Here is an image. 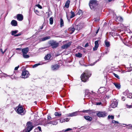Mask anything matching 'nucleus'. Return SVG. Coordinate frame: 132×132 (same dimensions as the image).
Here are the masks:
<instances>
[{"label":"nucleus","instance_id":"obj_1","mask_svg":"<svg viewBox=\"0 0 132 132\" xmlns=\"http://www.w3.org/2000/svg\"><path fill=\"white\" fill-rule=\"evenodd\" d=\"M16 108L17 109L16 111L18 114L22 115H23L25 114V112L24 111L22 106L20 105V104H19Z\"/></svg>","mask_w":132,"mask_h":132},{"label":"nucleus","instance_id":"obj_2","mask_svg":"<svg viewBox=\"0 0 132 132\" xmlns=\"http://www.w3.org/2000/svg\"><path fill=\"white\" fill-rule=\"evenodd\" d=\"M26 129L24 130V132H29L33 129L34 126H32V123L30 121L27 122V123Z\"/></svg>","mask_w":132,"mask_h":132},{"label":"nucleus","instance_id":"obj_3","mask_svg":"<svg viewBox=\"0 0 132 132\" xmlns=\"http://www.w3.org/2000/svg\"><path fill=\"white\" fill-rule=\"evenodd\" d=\"M97 1L96 0H92L90 1L89 3V6L92 9H94L98 5Z\"/></svg>","mask_w":132,"mask_h":132},{"label":"nucleus","instance_id":"obj_4","mask_svg":"<svg viewBox=\"0 0 132 132\" xmlns=\"http://www.w3.org/2000/svg\"><path fill=\"white\" fill-rule=\"evenodd\" d=\"M29 76V74L28 71L24 70L22 71L21 74V77L25 78H27Z\"/></svg>","mask_w":132,"mask_h":132},{"label":"nucleus","instance_id":"obj_5","mask_svg":"<svg viewBox=\"0 0 132 132\" xmlns=\"http://www.w3.org/2000/svg\"><path fill=\"white\" fill-rule=\"evenodd\" d=\"M89 76L87 73H84L82 74L81 76V80L84 82H85L87 80Z\"/></svg>","mask_w":132,"mask_h":132},{"label":"nucleus","instance_id":"obj_6","mask_svg":"<svg viewBox=\"0 0 132 132\" xmlns=\"http://www.w3.org/2000/svg\"><path fill=\"white\" fill-rule=\"evenodd\" d=\"M49 43L51 46H52V48H56L59 45V43L56 41L54 40L50 41Z\"/></svg>","mask_w":132,"mask_h":132},{"label":"nucleus","instance_id":"obj_7","mask_svg":"<svg viewBox=\"0 0 132 132\" xmlns=\"http://www.w3.org/2000/svg\"><path fill=\"white\" fill-rule=\"evenodd\" d=\"M75 26L76 27L77 26H76L75 24H73L72 26L71 27L69 28L68 30L69 32V34H72L75 30Z\"/></svg>","mask_w":132,"mask_h":132},{"label":"nucleus","instance_id":"obj_8","mask_svg":"<svg viewBox=\"0 0 132 132\" xmlns=\"http://www.w3.org/2000/svg\"><path fill=\"white\" fill-rule=\"evenodd\" d=\"M71 43V42H69L67 44L63 45L61 46V48L63 49L68 48L70 46Z\"/></svg>","mask_w":132,"mask_h":132},{"label":"nucleus","instance_id":"obj_9","mask_svg":"<svg viewBox=\"0 0 132 132\" xmlns=\"http://www.w3.org/2000/svg\"><path fill=\"white\" fill-rule=\"evenodd\" d=\"M118 104V101L117 100H115L113 101L110 105L111 108H114L116 107Z\"/></svg>","mask_w":132,"mask_h":132},{"label":"nucleus","instance_id":"obj_10","mask_svg":"<svg viewBox=\"0 0 132 132\" xmlns=\"http://www.w3.org/2000/svg\"><path fill=\"white\" fill-rule=\"evenodd\" d=\"M97 114L99 117H104L106 116V113L104 112H99Z\"/></svg>","mask_w":132,"mask_h":132},{"label":"nucleus","instance_id":"obj_11","mask_svg":"<svg viewBox=\"0 0 132 132\" xmlns=\"http://www.w3.org/2000/svg\"><path fill=\"white\" fill-rule=\"evenodd\" d=\"M78 112L76 111L71 113H70L68 114H67L66 115V116L67 117H73L76 116L77 115Z\"/></svg>","mask_w":132,"mask_h":132},{"label":"nucleus","instance_id":"obj_12","mask_svg":"<svg viewBox=\"0 0 132 132\" xmlns=\"http://www.w3.org/2000/svg\"><path fill=\"white\" fill-rule=\"evenodd\" d=\"M23 19V16L21 14H18L17 15V19L20 21H22Z\"/></svg>","mask_w":132,"mask_h":132},{"label":"nucleus","instance_id":"obj_13","mask_svg":"<svg viewBox=\"0 0 132 132\" xmlns=\"http://www.w3.org/2000/svg\"><path fill=\"white\" fill-rule=\"evenodd\" d=\"M59 67V65L56 64L51 66V69L53 70H57Z\"/></svg>","mask_w":132,"mask_h":132},{"label":"nucleus","instance_id":"obj_14","mask_svg":"<svg viewBox=\"0 0 132 132\" xmlns=\"http://www.w3.org/2000/svg\"><path fill=\"white\" fill-rule=\"evenodd\" d=\"M29 50V49L28 47H26L22 49V54L27 53Z\"/></svg>","mask_w":132,"mask_h":132},{"label":"nucleus","instance_id":"obj_15","mask_svg":"<svg viewBox=\"0 0 132 132\" xmlns=\"http://www.w3.org/2000/svg\"><path fill=\"white\" fill-rule=\"evenodd\" d=\"M98 42V40H97L95 42V46L93 48V50L94 51H95L97 50L99 45Z\"/></svg>","mask_w":132,"mask_h":132},{"label":"nucleus","instance_id":"obj_16","mask_svg":"<svg viewBox=\"0 0 132 132\" xmlns=\"http://www.w3.org/2000/svg\"><path fill=\"white\" fill-rule=\"evenodd\" d=\"M11 24L13 26H16L17 25V22L15 20H13L11 22Z\"/></svg>","mask_w":132,"mask_h":132},{"label":"nucleus","instance_id":"obj_17","mask_svg":"<svg viewBox=\"0 0 132 132\" xmlns=\"http://www.w3.org/2000/svg\"><path fill=\"white\" fill-rule=\"evenodd\" d=\"M84 118L85 119L89 121H91L92 119L91 117L88 116H84Z\"/></svg>","mask_w":132,"mask_h":132},{"label":"nucleus","instance_id":"obj_18","mask_svg":"<svg viewBox=\"0 0 132 132\" xmlns=\"http://www.w3.org/2000/svg\"><path fill=\"white\" fill-rule=\"evenodd\" d=\"M113 84L115 87L118 89H119L120 88V84L118 83H114Z\"/></svg>","mask_w":132,"mask_h":132},{"label":"nucleus","instance_id":"obj_19","mask_svg":"<svg viewBox=\"0 0 132 132\" xmlns=\"http://www.w3.org/2000/svg\"><path fill=\"white\" fill-rule=\"evenodd\" d=\"M47 124H50L54 125H56L57 124V122L55 121H47Z\"/></svg>","mask_w":132,"mask_h":132},{"label":"nucleus","instance_id":"obj_20","mask_svg":"<svg viewBox=\"0 0 132 132\" xmlns=\"http://www.w3.org/2000/svg\"><path fill=\"white\" fill-rule=\"evenodd\" d=\"M51 37L50 36H46L44 37L43 38L41 39L42 41H44L47 40L48 39L50 38Z\"/></svg>","mask_w":132,"mask_h":132},{"label":"nucleus","instance_id":"obj_21","mask_svg":"<svg viewBox=\"0 0 132 132\" xmlns=\"http://www.w3.org/2000/svg\"><path fill=\"white\" fill-rule=\"evenodd\" d=\"M70 3V1L69 0L67 1L65 3V6L67 8L69 7Z\"/></svg>","mask_w":132,"mask_h":132},{"label":"nucleus","instance_id":"obj_22","mask_svg":"<svg viewBox=\"0 0 132 132\" xmlns=\"http://www.w3.org/2000/svg\"><path fill=\"white\" fill-rule=\"evenodd\" d=\"M51 55L50 54H47L45 57V59L46 60H48L50 59L51 57Z\"/></svg>","mask_w":132,"mask_h":132},{"label":"nucleus","instance_id":"obj_23","mask_svg":"<svg viewBox=\"0 0 132 132\" xmlns=\"http://www.w3.org/2000/svg\"><path fill=\"white\" fill-rule=\"evenodd\" d=\"M105 45L107 47L110 46V43L109 42H108L106 40L105 41Z\"/></svg>","mask_w":132,"mask_h":132},{"label":"nucleus","instance_id":"obj_24","mask_svg":"<svg viewBox=\"0 0 132 132\" xmlns=\"http://www.w3.org/2000/svg\"><path fill=\"white\" fill-rule=\"evenodd\" d=\"M18 32V30L12 31L11 32V34L12 35H13L14 36L15 35V34L17 33Z\"/></svg>","mask_w":132,"mask_h":132},{"label":"nucleus","instance_id":"obj_25","mask_svg":"<svg viewBox=\"0 0 132 132\" xmlns=\"http://www.w3.org/2000/svg\"><path fill=\"white\" fill-rule=\"evenodd\" d=\"M60 24L61 27H62L64 26L63 21L62 18H61L60 19Z\"/></svg>","mask_w":132,"mask_h":132},{"label":"nucleus","instance_id":"obj_26","mask_svg":"<svg viewBox=\"0 0 132 132\" xmlns=\"http://www.w3.org/2000/svg\"><path fill=\"white\" fill-rule=\"evenodd\" d=\"M75 56L77 57L80 58L82 57V54L80 53H78L75 54Z\"/></svg>","mask_w":132,"mask_h":132},{"label":"nucleus","instance_id":"obj_27","mask_svg":"<svg viewBox=\"0 0 132 132\" xmlns=\"http://www.w3.org/2000/svg\"><path fill=\"white\" fill-rule=\"evenodd\" d=\"M37 8L35 7L34 8V11L35 13L37 14L38 15V13H39V11L37 9Z\"/></svg>","mask_w":132,"mask_h":132},{"label":"nucleus","instance_id":"obj_28","mask_svg":"<svg viewBox=\"0 0 132 132\" xmlns=\"http://www.w3.org/2000/svg\"><path fill=\"white\" fill-rule=\"evenodd\" d=\"M71 15L70 16V19H71L73 18L75 16V14L73 11H71Z\"/></svg>","mask_w":132,"mask_h":132},{"label":"nucleus","instance_id":"obj_29","mask_svg":"<svg viewBox=\"0 0 132 132\" xmlns=\"http://www.w3.org/2000/svg\"><path fill=\"white\" fill-rule=\"evenodd\" d=\"M22 56L24 58H28L29 57V55L27 54H22Z\"/></svg>","mask_w":132,"mask_h":132},{"label":"nucleus","instance_id":"obj_30","mask_svg":"<svg viewBox=\"0 0 132 132\" xmlns=\"http://www.w3.org/2000/svg\"><path fill=\"white\" fill-rule=\"evenodd\" d=\"M50 24H52L53 22V20L52 17L50 18L49 19Z\"/></svg>","mask_w":132,"mask_h":132},{"label":"nucleus","instance_id":"obj_31","mask_svg":"<svg viewBox=\"0 0 132 132\" xmlns=\"http://www.w3.org/2000/svg\"><path fill=\"white\" fill-rule=\"evenodd\" d=\"M117 20L120 22H121L123 20V19L120 16H118L117 18Z\"/></svg>","mask_w":132,"mask_h":132},{"label":"nucleus","instance_id":"obj_32","mask_svg":"<svg viewBox=\"0 0 132 132\" xmlns=\"http://www.w3.org/2000/svg\"><path fill=\"white\" fill-rule=\"evenodd\" d=\"M54 114L56 116H60L61 115V113H59L58 112H56Z\"/></svg>","mask_w":132,"mask_h":132},{"label":"nucleus","instance_id":"obj_33","mask_svg":"<svg viewBox=\"0 0 132 132\" xmlns=\"http://www.w3.org/2000/svg\"><path fill=\"white\" fill-rule=\"evenodd\" d=\"M40 65V64L39 63H38V64H36L34 65H32V67L33 68H35Z\"/></svg>","mask_w":132,"mask_h":132},{"label":"nucleus","instance_id":"obj_34","mask_svg":"<svg viewBox=\"0 0 132 132\" xmlns=\"http://www.w3.org/2000/svg\"><path fill=\"white\" fill-rule=\"evenodd\" d=\"M108 119H110L111 118L112 119H113L114 118V117L113 116L109 115L108 116Z\"/></svg>","mask_w":132,"mask_h":132},{"label":"nucleus","instance_id":"obj_35","mask_svg":"<svg viewBox=\"0 0 132 132\" xmlns=\"http://www.w3.org/2000/svg\"><path fill=\"white\" fill-rule=\"evenodd\" d=\"M60 122L61 123H62L63 122H65L64 119H63L62 118H61L60 119Z\"/></svg>","mask_w":132,"mask_h":132},{"label":"nucleus","instance_id":"obj_36","mask_svg":"<svg viewBox=\"0 0 132 132\" xmlns=\"http://www.w3.org/2000/svg\"><path fill=\"white\" fill-rule=\"evenodd\" d=\"M72 129L70 128H68L66 129V130H63V131H67L69 130H72Z\"/></svg>","mask_w":132,"mask_h":132},{"label":"nucleus","instance_id":"obj_37","mask_svg":"<svg viewBox=\"0 0 132 132\" xmlns=\"http://www.w3.org/2000/svg\"><path fill=\"white\" fill-rule=\"evenodd\" d=\"M113 75H114V76H115V77H116V78H117L118 79H120L119 77L117 74L114 73H113Z\"/></svg>","mask_w":132,"mask_h":132},{"label":"nucleus","instance_id":"obj_38","mask_svg":"<svg viewBox=\"0 0 132 132\" xmlns=\"http://www.w3.org/2000/svg\"><path fill=\"white\" fill-rule=\"evenodd\" d=\"M82 13V11L81 10H79L77 13V14L79 15H80Z\"/></svg>","mask_w":132,"mask_h":132},{"label":"nucleus","instance_id":"obj_39","mask_svg":"<svg viewBox=\"0 0 132 132\" xmlns=\"http://www.w3.org/2000/svg\"><path fill=\"white\" fill-rule=\"evenodd\" d=\"M126 107L128 108H132V104L131 105H128L127 104L126 105Z\"/></svg>","mask_w":132,"mask_h":132},{"label":"nucleus","instance_id":"obj_40","mask_svg":"<svg viewBox=\"0 0 132 132\" xmlns=\"http://www.w3.org/2000/svg\"><path fill=\"white\" fill-rule=\"evenodd\" d=\"M128 97L130 98H132V93H129L128 95Z\"/></svg>","mask_w":132,"mask_h":132},{"label":"nucleus","instance_id":"obj_41","mask_svg":"<svg viewBox=\"0 0 132 132\" xmlns=\"http://www.w3.org/2000/svg\"><path fill=\"white\" fill-rule=\"evenodd\" d=\"M102 104V103L101 102H96V104L97 105H100Z\"/></svg>","mask_w":132,"mask_h":132},{"label":"nucleus","instance_id":"obj_42","mask_svg":"<svg viewBox=\"0 0 132 132\" xmlns=\"http://www.w3.org/2000/svg\"><path fill=\"white\" fill-rule=\"evenodd\" d=\"M70 118H67L64 119V121L66 122H68L70 120Z\"/></svg>","mask_w":132,"mask_h":132},{"label":"nucleus","instance_id":"obj_43","mask_svg":"<svg viewBox=\"0 0 132 132\" xmlns=\"http://www.w3.org/2000/svg\"><path fill=\"white\" fill-rule=\"evenodd\" d=\"M36 6L38 8L40 9H42V6L39 4L36 5Z\"/></svg>","mask_w":132,"mask_h":132},{"label":"nucleus","instance_id":"obj_44","mask_svg":"<svg viewBox=\"0 0 132 132\" xmlns=\"http://www.w3.org/2000/svg\"><path fill=\"white\" fill-rule=\"evenodd\" d=\"M128 92V91L126 90L125 92H124L123 93V94L125 95H126L127 94V93Z\"/></svg>","mask_w":132,"mask_h":132},{"label":"nucleus","instance_id":"obj_45","mask_svg":"<svg viewBox=\"0 0 132 132\" xmlns=\"http://www.w3.org/2000/svg\"><path fill=\"white\" fill-rule=\"evenodd\" d=\"M128 71H131L132 70V68L130 67V68H128Z\"/></svg>","mask_w":132,"mask_h":132},{"label":"nucleus","instance_id":"obj_46","mask_svg":"<svg viewBox=\"0 0 132 132\" xmlns=\"http://www.w3.org/2000/svg\"><path fill=\"white\" fill-rule=\"evenodd\" d=\"M21 35V33H19L18 34L15 35L14 36L15 37H17Z\"/></svg>","mask_w":132,"mask_h":132},{"label":"nucleus","instance_id":"obj_47","mask_svg":"<svg viewBox=\"0 0 132 132\" xmlns=\"http://www.w3.org/2000/svg\"><path fill=\"white\" fill-rule=\"evenodd\" d=\"M112 122L113 123H118V121H116L113 120L112 121Z\"/></svg>","mask_w":132,"mask_h":132},{"label":"nucleus","instance_id":"obj_48","mask_svg":"<svg viewBox=\"0 0 132 132\" xmlns=\"http://www.w3.org/2000/svg\"><path fill=\"white\" fill-rule=\"evenodd\" d=\"M19 65H18L17 67H15L14 69V70H17L18 69V68H19Z\"/></svg>","mask_w":132,"mask_h":132},{"label":"nucleus","instance_id":"obj_49","mask_svg":"<svg viewBox=\"0 0 132 132\" xmlns=\"http://www.w3.org/2000/svg\"><path fill=\"white\" fill-rule=\"evenodd\" d=\"M67 18L68 19V21L69 22H70V19L68 17V16L67 14Z\"/></svg>","mask_w":132,"mask_h":132},{"label":"nucleus","instance_id":"obj_50","mask_svg":"<svg viewBox=\"0 0 132 132\" xmlns=\"http://www.w3.org/2000/svg\"><path fill=\"white\" fill-rule=\"evenodd\" d=\"M6 50L4 52H3V50L2 49H1L0 50L1 52L3 54L4 53L5 51H6Z\"/></svg>","mask_w":132,"mask_h":132},{"label":"nucleus","instance_id":"obj_51","mask_svg":"<svg viewBox=\"0 0 132 132\" xmlns=\"http://www.w3.org/2000/svg\"><path fill=\"white\" fill-rule=\"evenodd\" d=\"M121 99L123 101H124L125 100V97H124L123 96H122V97Z\"/></svg>","mask_w":132,"mask_h":132},{"label":"nucleus","instance_id":"obj_52","mask_svg":"<svg viewBox=\"0 0 132 132\" xmlns=\"http://www.w3.org/2000/svg\"><path fill=\"white\" fill-rule=\"evenodd\" d=\"M37 128L39 129L40 131H41V128L40 126H38L37 127Z\"/></svg>","mask_w":132,"mask_h":132},{"label":"nucleus","instance_id":"obj_53","mask_svg":"<svg viewBox=\"0 0 132 132\" xmlns=\"http://www.w3.org/2000/svg\"><path fill=\"white\" fill-rule=\"evenodd\" d=\"M47 118L48 120H50L51 119V117L50 116H48Z\"/></svg>","mask_w":132,"mask_h":132},{"label":"nucleus","instance_id":"obj_54","mask_svg":"<svg viewBox=\"0 0 132 132\" xmlns=\"http://www.w3.org/2000/svg\"><path fill=\"white\" fill-rule=\"evenodd\" d=\"M96 62H97V61H96L95 62H94L93 64H92V63L91 64H90V65H91V66H92V65H94L96 63Z\"/></svg>","mask_w":132,"mask_h":132},{"label":"nucleus","instance_id":"obj_55","mask_svg":"<svg viewBox=\"0 0 132 132\" xmlns=\"http://www.w3.org/2000/svg\"><path fill=\"white\" fill-rule=\"evenodd\" d=\"M88 43H87L85 45V47H88Z\"/></svg>","mask_w":132,"mask_h":132},{"label":"nucleus","instance_id":"obj_56","mask_svg":"<svg viewBox=\"0 0 132 132\" xmlns=\"http://www.w3.org/2000/svg\"><path fill=\"white\" fill-rule=\"evenodd\" d=\"M4 77H6L7 76H9L7 75L6 74H4Z\"/></svg>","mask_w":132,"mask_h":132},{"label":"nucleus","instance_id":"obj_57","mask_svg":"<svg viewBox=\"0 0 132 132\" xmlns=\"http://www.w3.org/2000/svg\"><path fill=\"white\" fill-rule=\"evenodd\" d=\"M43 27V26L42 25V26L40 27V28L41 29H42Z\"/></svg>","mask_w":132,"mask_h":132},{"label":"nucleus","instance_id":"obj_58","mask_svg":"<svg viewBox=\"0 0 132 132\" xmlns=\"http://www.w3.org/2000/svg\"><path fill=\"white\" fill-rule=\"evenodd\" d=\"M45 47H42V48H40L39 49V50H42V49H45Z\"/></svg>","mask_w":132,"mask_h":132},{"label":"nucleus","instance_id":"obj_59","mask_svg":"<svg viewBox=\"0 0 132 132\" xmlns=\"http://www.w3.org/2000/svg\"><path fill=\"white\" fill-rule=\"evenodd\" d=\"M99 29H98L97 30V31H96V34H97L98 32L99 31Z\"/></svg>","mask_w":132,"mask_h":132},{"label":"nucleus","instance_id":"obj_60","mask_svg":"<svg viewBox=\"0 0 132 132\" xmlns=\"http://www.w3.org/2000/svg\"><path fill=\"white\" fill-rule=\"evenodd\" d=\"M108 51L106 52H105V54H107L108 53Z\"/></svg>","mask_w":132,"mask_h":132},{"label":"nucleus","instance_id":"obj_61","mask_svg":"<svg viewBox=\"0 0 132 132\" xmlns=\"http://www.w3.org/2000/svg\"><path fill=\"white\" fill-rule=\"evenodd\" d=\"M20 49V48H17L16 49V50H19Z\"/></svg>","mask_w":132,"mask_h":132},{"label":"nucleus","instance_id":"obj_62","mask_svg":"<svg viewBox=\"0 0 132 132\" xmlns=\"http://www.w3.org/2000/svg\"><path fill=\"white\" fill-rule=\"evenodd\" d=\"M101 89H99V91H100V90Z\"/></svg>","mask_w":132,"mask_h":132},{"label":"nucleus","instance_id":"obj_63","mask_svg":"<svg viewBox=\"0 0 132 132\" xmlns=\"http://www.w3.org/2000/svg\"><path fill=\"white\" fill-rule=\"evenodd\" d=\"M88 111V110H86L85 111Z\"/></svg>","mask_w":132,"mask_h":132},{"label":"nucleus","instance_id":"obj_64","mask_svg":"<svg viewBox=\"0 0 132 132\" xmlns=\"http://www.w3.org/2000/svg\"><path fill=\"white\" fill-rule=\"evenodd\" d=\"M131 127H132V125L131 126Z\"/></svg>","mask_w":132,"mask_h":132}]
</instances>
